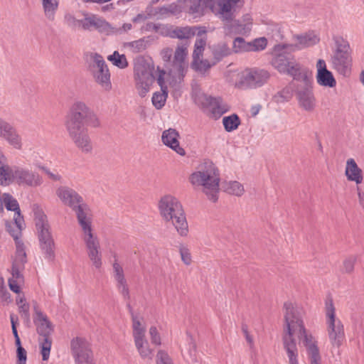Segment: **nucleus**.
<instances>
[{"label":"nucleus","instance_id":"bb28decb","mask_svg":"<svg viewBox=\"0 0 364 364\" xmlns=\"http://www.w3.org/2000/svg\"><path fill=\"white\" fill-rule=\"evenodd\" d=\"M272 65L274 68H301L296 59L286 53L275 55L272 60Z\"/></svg>","mask_w":364,"mask_h":364},{"label":"nucleus","instance_id":"4d7b16f0","mask_svg":"<svg viewBox=\"0 0 364 364\" xmlns=\"http://www.w3.org/2000/svg\"><path fill=\"white\" fill-rule=\"evenodd\" d=\"M19 313L25 322L29 323L31 321L30 312H29V304L28 303H23L19 306Z\"/></svg>","mask_w":364,"mask_h":364},{"label":"nucleus","instance_id":"680f3d73","mask_svg":"<svg viewBox=\"0 0 364 364\" xmlns=\"http://www.w3.org/2000/svg\"><path fill=\"white\" fill-rule=\"evenodd\" d=\"M81 20H77L70 14H66L64 16V22L70 27H75L81 25Z\"/></svg>","mask_w":364,"mask_h":364},{"label":"nucleus","instance_id":"b1692460","mask_svg":"<svg viewBox=\"0 0 364 364\" xmlns=\"http://www.w3.org/2000/svg\"><path fill=\"white\" fill-rule=\"evenodd\" d=\"M296 95L299 105L306 111H311L315 106V97L312 90V86L297 88Z\"/></svg>","mask_w":364,"mask_h":364},{"label":"nucleus","instance_id":"20e7f679","mask_svg":"<svg viewBox=\"0 0 364 364\" xmlns=\"http://www.w3.org/2000/svg\"><path fill=\"white\" fill-rule=\"evenodd\" d=\"M160 214L166 221H171L178 234L186 236L188 232L184 210L179 200L170 195L161 198L159 203Z\"/></svg>","mask_w":364,"mask_h":364},{"label":"nucleus","instance_id":"1a4fd4ad","mask_svg":"<svg viewBox=\"0 0 364 364\" xmlns=\"http://www.w3.org/2000/svg\"><path fill=\"white\" fill-rule=\"evenodd\" d=\"M192 97L198 106L204 110L210 111L215 117H219L229 110V107L223 104V100L220 97L208 95L197 89L193 90Z\"/></svg>","mask_w":364,"mask_h":364},{"label":"nucleus","instance_id":"ddd939ff","mask_svg":"<svg viewBox=\"0 0 364 364\" xmlns=\"http://www.w3.org/2000/svg\"><path fill=\"white\" fill-rule=\"evenodd\" d=\"M293 38L296 41L294 43L277 44L274 46V50H280L282 49H289L291 51L299 50L316 45L320 40L314 32L295 35Z\"/></svg>","mask_w":364,"mask_h":364},{"label":"nucleus","instance_id":"e433bc0d","mask_svg":"<svg viewBox=\"0 0 364 364\" xmlns=\"http://www.w3.org/2000/svg\"><path fill=\"white\" fill-rule=\"evenodd\" d=\"M196 26L194 27H177L173 29L170 36L171 38L179 39H188L196 34Z\"/></svg>","mask_w":364,"mask_h":364},{"label":"nucleus","instance_id":"2eb2a0df","mask_svg":"<svg viewBox=\"0 0 364 364\" xmlns=\"http://www.w3.org/2000/svg\"><path fill=\"white\" fill-rule=\"evenodd\" d=\"M282 74L288 75L292 77L294 87L304 88L312 86L314 82L313 73L311 70H279Z\"/></svg>","mask_w":364,"mask_h":364},{"label":"nucleus","instance_id":"7ed1b4c3","mask_svg":"<svg viewBox=\"0 0 364 364\" xmlns=\"http://www.w3.org/2000/svg\"><path fill=\"white\" fill-rule=\"evenodd\" d=\"M193 186H200L203 192L212 202L218 199L220 173L217 166L210 160H204L198 165V170L192 173L189 178Z\"/></svg>","mask_w":364,"mask_h":364},{"label":"nucleus","instance_id":"c85d7f7f","mask_svg":"<svg viewBox=\"0 0 364 364\" xmlns=\"http://www.w3.org/2000/svg\"><path fill=\"white\" fill-rule=\"evenodd\" d=\"M316 78L317 83L322 87L333 88L336 85V80L329 70H317Z\"/></svg>","mask_w":364,"mask_h":364},{"label":"nucleus","instance_id":"f03ea898","mask_svg":"<svg viewBox=\"0 0 364 364\" xmlns=\"http://www.w3.org/2000/svg\"><path fill=\"white\" fill-rule=\"evenodd\" d=\"M90 110L84 102H77L70 108L65 122L70 137L78 148L87 153L92 149L90 136L85 129V121Z\"/></svg>","mask_w":364,"mask_h":364},{"label":"nucleus","instance_id":"e2e57ef3","mask_svg":"<svg viewBox=\"0 0 364 364\" xmlns=\"http://www.w3.org/2000/svg\"><path fill=\"white\" fill-rule=\"evenodd\" d=\"M13 223L16 228H18L21 232L22 231L24 225V219L21 211L14 213Z\"/></svg>","mask_w":364,"mask_h":364},{"label":"nucleus","instance_id":"423d86ee","mask_svg":"<svg viewBox=\"0 0 364 364\" xmlns=\"http://www.w3.org/2000/svg\"><path fill=\"white\" fill-rule=\"evenodd\" d=\"M36 228L41 252L46 260L52 262L55 258V243L46 215L36 218Z\"/></svg>","mask_w":364,"mask_h":364},{"label":"nucleus","instance_id":"a211bd4d","mask_svg":"<svg viewBox=\"0 0 364 364\" xmlns=\"http://www.w3.org/2000/svg\"><path fill=\"white\" fill-rule=\"evenodd\" d=\"M156 71H158L157 83L160 86L161 92H155L153 94L151 102L156 109H161L166 104L168 90L164 81L166 70H156Z\"/></svg>","mask_w":364,"mask_h":364},{"label":"nucleus","instance_id":"ea45409f","mask_svg":"<svg viewBox=\"0 0 364 364\" xmlns=\"http://www.w3.org/2000/svg\"><path fill=\"white\" fill-rule=\"evenodd\" d=\"M240 0H220L218 6L220 7L219 15H224L225 18H230L231 11H233V7Z\"/></svg>","mask_w":364,"mask_h":364},{"label":"nucleus","instance_id":"bf43d9fd","mask_svg":"<svg viewBox=\"0 0 364 364\" xmlns=\"http://www.w3.org/2000/svg\"><path fill=\"white\" fill-rule=\"evenodd\" d=\"M85 125H88L93 127H97L100 125V122L97 116L91 110H90L89 114L85 119Z\"/></svg>","mask_w":364,"mask_h":364},{"label":"nucleus","instance_id":"79ce46f5","mask_svg":"<svg viewBox=\"0 0 364 364\" xmlns=\"http://www.w3.org/2000/svg\"><path fill=\"white\" fill-rule=\"evenodd\" d=\"M132 327H133V336L134 342L139 341L141 338H144L145 328L141 326V322L136 315H133Z\"/></svg>","mask_w":364,"mask_h":364},{"label":"nucleus","instance_id":"37998d69","mask_svg":"<svg viewBox=\"0 0 364 364\" xmlns=\"http://www.w3.org/2000/svg\"><path fill=\"white\" fill-rule=\"evenodd\" d=\"M107 60L118 68H125L128 66L126 56L124 54H119L117 50L114 51L112 55H108Z\"/></svg>","mask_w":364,"mask_h":364},{"label":"nucleus","instance_id":"13d9d810","mask_svg":"<svg viewBox=\"0 0 364 364\" xmlns=\"http://www.w3.org/2000/svg\"><path fill=\"white\" fill-rule=\"evenodd\" d=\"M355 261L356 257L355 256H350L344 260L343 269L345 272L350 273L353 272Z\"/></svg>","mask_w":364,"mask_h":364},{"label":"nucleus","instance_id":"8fccbe9b","mask_svg":"<svg viewBox=\"0 0 364 364\" xmlns=\"http://www.w3.org/2000/svg\"><path fill=\"white\" fill-rule=\"evenodd\" d=\"M87 60L92 64L93 67L97 68H107V64L102 56L98 53H90L87 55Z\"/></svg>","mask_w":364,"mask_h":364},{"label":"nucleus","instance_id":"a878e982","mask_svg":"<svg viewBox=\"0 0 364 364\" xmlns=\"http://www.w3.org/2000/svg\"><path fill=\"white\" fill-rule=\"evenodd\" d=\"M26 262L27 257L26 250L15 252V258L13 260L11 267V279L19 282H23V276L21 272V270L24 269Z\"/></svg>","mask_w":364,"mask_h":364},{"label":"nucleus","instance_id":"603ef678","mask_svg":"<svg viewBox=\"0 0 364 364\" xmlns=\"http://www.w3.org/2000/svg\"><path fill=\"white\" fill-rule=\"evenodd\" d=\"M228 193L240 196L243 194L245 190L243 186L238 181H230L227 188Z\"/></svg>","mask_w":364,"mask_h":364},{"label":"nucleus","instance_id":"a18cd8bd","mask_svg":"<svg viewBox=\"0 0 364 364\" xmlns=\"http://www.w3.org/2000/svg\"><path fill=\"white\" fill-rule=\"evenodd\" d=\"M250 42H246L242 37H237L233 41L232 49L235 53L249 52Z\"/></svg>","mask_w":364,"mask_h":364},{"label":"nucleus","instance_id":"6ab92c4d","mask_svg":"<svg viewBox=\"0 0 364 364\" xmlns=\"http://www.w3.org/2000/svg\"><path fill=\"white\" fill-rule=\"evenodd\" d=\"M36 316L33 318L34 323L36 326L37 333L44 338H50L53 327L48 316L42 311L38 309L37 306H34Z\"/></svg>","mask_w":364,"mask_h":364},{"label":"nucleus","instance_id":"cd10ccee","mask_svg":"<svg viewBox=\"0 0 364 364\" xmlns=\"http://www.w3.org/2000/svg\"><path fill=\"white\" fill-rule=\"evenodd\" d=\"M345 174L349 181H353L357 185L363 182V171L353 159H348L347 160Z\"/></svg>","mask_w":364,"mask_h":364},{"label":"nucleus","instance_id":"39448f33","mask_svg":"<svg viewBox=\"0 0 364 364\" xmlns=\"http://www.w3.org/2000/svg\"><path fill=\"white\" fill-rule=\"evenodd\" d=\"M56 195L64 205L75 211L80 227L87 224L88 222H92L91 218L87 216L88 205L84 203L82 197L74 189L68 186H60L56 190Z\"/></svg>","mask_w":364,"mask_h":364},{"label":"nucleus","instance_id":"5701e85b","mask_svg":"<svg viewBox=\"0 0 364 364\" xmlns=\"http://www.w3.org/2000/svg\"><path fill=\"white\" fill-rule=\"evenodd\" d=\"M80 21L81 26L85 30L95 29L100 32H108L111 28L108 22L95 15L85 16Z\"/></svg>","mask_w":364,"mask_h":364},{"label":"nucleus","instance_id":"f3484780","mask_svg":"<svg viewBox=\"0 0 364 364\" xmlns=\"http://www.w3.org/2000/svg\"><path fill=\"white\" fill-rule=\"evenodd\" d=\"M14 176L15 181L18 185L33 187L38 186L41 183V180L38 174L19 166H14Z\"/></svg>","mask_w":364,"mask_h":364},{"label":"nucleus","instance_id":"0eeeda50","mask_svg":"<svg viewBox=\"0 0 364 364\" xmlns=\"http://www.w3.org/2000/svg\"><path fill=\"white\" fill-rule=\"evenodd\" d=\"M326 317L330 343L333 347L339 348L346 338L344 326L341 321L336 317V309L331 299L326 301Z\"/></svg>","mask_w":364,"mask_h":364},{"label":"nucleus","instance_id":"3c124183","mask_svg":"<svg viewBox=\"0 0 364 364\" xmlns=\"http://www.w3.org/2000/svg\"><path fill=\"white\" fill-rule=\"evenodd\" d=\"M4 204L7 210L14 211V213L21 211L17 200L9 194L5 195Z\"/></svg>","mask_w":364,"mask_h":364},{"label":"nucleus","instance_id":"393cba45","mask_svg":"<svg viewBox=\"0 0 364 364\" xmlns=\"http://www.w3.org/2000/svg\"><path fill=\"white\" fill-rule=\"evenodd\" d=\"M0 134L15 149L21 148V141L15 128L9 123L4 121L0 127Z\"/></svg>","mask_w":364,"mask_h":364},{"label":"nucleus","instance_id":"4be33fe9","mask_svg":"<svg viewBox=\"0 0 364 364\" xmlns=\"http://www.w3.org/2000/svg\"><path fill=\"white\" fill-rule=\"evenodd\" d=\"M178 137V132L176 129L170 128L163 132L161 140L164 145L175 151L180 156H184L186 151L180 146Z\"/></svg>","mask_w":364,"mask_h":364},{"label":"nucleus","instance_id":"f704fd0d","mask_svg":"<svg viewBox=\"0 0 364 364\" xmlns=\"http://www.w3.org/2000/svg\"><path fill=\"white\" fill-rule=\"evenodd\" d=\"M45 16L49 21H54L58 9L59 0H41Z\"/></svg>","mask_w":364,"mask_h":364},{"label":"nucleus","instance_id":"c9c22d12","mask_svg":"<svg viewBox=\"0 0 364 364\" xmlns=\"http://www.w3.org/2000/svg\"><path fill=\"white\" fill-rule=\"evenodd\" d=\"M187 70H168V73L164 75L166 82L171 87H175L176 85L181 82L186 75Z\"/></svg>","mask_w":364,"mask_h":364},{"label":"nucleus","instance_id":"4c0bfd02","mask_svg":"<svg viewBox=\"0 0 364 364\" xmlns=\"http://www.w3.org/2000/svg\"><path fill=\"white\" fill-rule=\"evenodd\" d=\"M15 181L14 166L10 167L7 165L0 168V185L6 186Z\"/></svg>","mask_w":364,"mask_h":364},{"label":"nucleus","instance_id":"de8ad7c7","mask_svg":"<svg viewBox=\"0 0 364 364\" xmlns=\"http://www.w3.org/2000/svg\"><path fill=\"white\" fill-rule=\"evenodd\" d=\"M51 346L52 341L50 338H44L42 341L40 342L41 353L43 361H47L49 359Z\"/></svg>","mask_w":364,"mask_h":364},{"label":"nucleus","instance_id":"338daca9","mask_svg":"<svg viewBox=\"0 0 364 364\" xmlns=\"http://www.w3.org/2000/svg\"><path fill=\"white\" fill-rule=\"evenodd\" d=\"M129 46L133 48V49L137 52H139L144 49H145V42L143 38L139 39L137 41H132L129 43Z\"/></svg>","mask_w":364,"mask_h":364},{"label":"nucleus","instance_id":"69168bd1","mask_svg":"<svg viewBox=\"0 0 364 364\" xmlns=\"http://www.w3.org/2000/svg\"><path fill=\"white\" fill-rule=\"evenodd\" d=\"M0 297L6 301L10 298V294L4 284V278L1 277H0Z\"/></svg>","mask_w":364,"mask_h":364},{"label":"nucleus","instance_id":"412c9836","mask_svg":"<svg viewBox=\"0 0 364 364\" xmlns=\"http://www.w3.org/2000/svg\"><path fill=\"white\" fill-rule=\"evenodd\" d=\"M113 276L117 281V288L126 301L130 299L129 289L121 265L115 262L113 264Z\"/></svg>","mask_w":364,"mask_h":364},{"label":"nucleus","instance_id":"774afa93","mask_svg":"<svg viewBox=\"0 0 364 364\" xmlns=\"http://www.w3.org/2000/svg\"><path fill=\"white\" fill-rule=\"evenodd\" d=\"M16 364H26L27 361V352L26 350H18L16 351Z\"/></svg>","mask_w":364,"mask_h":364},{"label":"nucleus","instance_id":"2f4dec72","mask_svg":"<svg viewBox=\"0 0 364 364\" xmlns=\"http://www.w3.org/2000/svg\"><path fill=\"white\" fill-rule=\"evenodd\" d=\"M93 77L105 90L109 91L112 89L109 70H94Z\"/></svg>","mask_w":364,"mask_h":364},{"label":"nucleus","instance_id":"6e6552de","mask_svg":"<svg viewBox=\"0 0 364 364\" xmlns=\"http://www.w3.org/2000/svg\"><path fill=\"white\" fill-rule=\"evenodd\" d=\"M269 77L267 70H245L237 74L235 87L240 90L255 89L264 85Z\"/></svg>","mask_w":364,"mask_h":364},{"label":"nucleus","instance_id":"052dcab7","mask_svg":"<svg viewBox=\"0 0 364 364\" xmlns=\"http://www.w3.org/2000/svg\"><path fill=\"white\" fill-rule=\"evenodd\" d=\"M149 334L151 336V343L154 345L160 346L161 343V337L156 327L151 326L149 329Z\"/></svg>","mask_w":364,"mask_h":364},{"label":"nucleus","instance_id":"864d4df0","mask_svg":"<svg viewBox=\"0 0 364 364\" xmlns=\"http://www.w3.org/2000/svg\"><path fill=\"white\" fill-rule=\"evenodd\" d=\"M267 44V41L264 37L256 38L250 42V51H259L264 50Z\"/></svg>","mask_w":364,"mask_h":364},{"label":"nucleus","instance_id":"aec40b11","mask_svg":"<svg viewBox=\"0 0 364 364\" xmlns=\"http://www.w3.org/2000/svg\"><path fill=\"white\" fill-rule=\"evenodd\" d=\"M213 59L204 60L203 66L204 68H211V67L215 66L217 63L222 60L224 58L228 56L231 53V50L225 43H219L217 45H214L211 48Z\"/></svg>","mask_w":364,"mask_h":364},{"label":"nucleus","instance_id":"0e129e2a","mask_svg":"<svg viewBox=\"0 0 364 364\" xmlns=\"http://www.w3.org/2000/svg\"><path fill=\"white\" fill-rule=\"evenodd\" d=\"M40 168L53 181H61L62 176L58 173H53L46 166H41Z\"/></svg>","mask_w":364,"mask_h":364},{"label":"nucleus","instance_id":"4468645a","mask_svg":"<svg viewBox=\"0 0 364 364\" xmlns=\"http://www.w3.org/2000/svg\"><path fill=\"white\" fill-rule=\"evenodd\" d=\"M155 70H136L134 73L135 86L139 95L144 97L156 80Z\"/></svg>","mask_w":364,"mask_h":364},{"label":"nucleus","instance_id":"dca6fc26","mask_svg":"<svg viewBox=\"0 0 364 364\" xmlns=\"http://www.w3.org/2000/svg\"><path fill=\"white\" fill-rule=\"evenodd\" d=\"M234 12L231 11L230 18H225L224 15H220V18L224 22L223 29L227 36L246 35L251 31L250 24H244L234 19Z\"/></svg>","mask_w":364,"mask_h":364},{"label":"nucleus","instance_id":"c03bdc74","mask_svg":"<svg viewBox=\"0 0 364 364\" xmlns=\"http://www.w3.org/2000/svg\"><path fill=\"white\" fill-rule=\"evenodd\" d=\"M210 0H189V12L197 16L203 15L205 6Z\"/></svg>","mask_w":364,"mask_h":364},{"label":"nucleus","instance_id":"9d476101","mask_svg":"<svg viewBox=\"0 0 364 364\" xmlns=\"http://www.w3.org/2000/svg\"><path fill=\"white\" fill-rule=\"evenodd\" d=\"M333 40L335 44L331 55L333 67L335 68H350L353 65L348 42L339 36H333Z\"/></svg>","mask_w":364,"mask_h":364},{"label":"nucleus","instance_id":"5fc2aeb1","mask_svg":"<svg viewBox=\"0 0 364 364\" xmlns=\"http://www.w3.org/2000/svg\"><path fill=\"white\" fill-rule=\"evenodd\" d=\"M157 364H173L172 359L164 350H160L156 355Z\"/></svg>","mask_w":364,"mask_h":364},{"label":"nucleus","instance_id":"72a5a7b5","mask_svg":"<svg viewBox=\"0 0 364 364\" xmlns=\"http://www.w3.org/2000/svg\"><path fill=\"white\" fill-rule=\"evenodd\" d=\"M188 54L187 46L186 45L179 46L176 49L173 65L174 68H185L186 58Z\"/></svg>","mask_w":364,"mask_h":364},{"label":"nucleus","instance_id":"c756f323","mask_svg":"<svg viewBox=\"0 0 364 364\" xmlns=\"http://www.w3.org/2000/svg\"><path fill=\"white\" fill-rule=\"evenodd\" d=\"M296 94V89L294 87V83H289L282 90L277 92L272 96V100L277 104H282L289 102Z\"/></svg>","mask_w":364,"mask_h":364},{"label":"nucleus","instance_id":"f257e3e1","mask_svg":"<svg viewBox=\"0 0 364 364\" xmlns=\"http://www.w3.org/2000/svg\"><path fill=\"white\" fill-rule=\"evenodd\" d=\"M284 333L282 336L284 348L285 349V341L292 340L296 348L297 344L294 338V333L298 331V337L302 341L306 348V352L310 364H321V357L319 349L313 341V336L308 334L303 321L304 311L302 308L294 306L291 302H285L284 304Z\"/></svg>","mask_w":364,"mask_h":364},{"label":"nucleus","instance_id":"49530a36","mask_svg":"<svg viewBox=\"0 0 364 364\" xmlns=\"http://www.w3.org/2000/svg\"><path fill=\"white\" fill-rule=\"evenodd\" d=\"M134 68H154V65L149 56H139L134 59Z\"/></svg>","mask_w":364,"mask_h":364},{"label":"nucleus","instance_id":"473e14b6","mask_svg":"<svg viewBox=\"0 0 364 364\" xmlns=\"http://www.w3.org/2000/svg\"><path fill=\"white\" fill-rule=\"evenodd\" d=\"M6 230L14 238L16 245V252L24 251L25 246L22 240L20 239L21 236V232L14 226L12 222L6 223Z\"/></svg>","mask_w":364,"mask_h":364},{"label":"nucleus","instance_id":"6e6d98bb","mask_svg":"<svg viewBox=\"0 0 364 364\" xmlns=\"http://www.w3.org/2000/svg\"><path fill=\"white\" fill-rule=\"evenodd\" d=\"M179 252L183 263L186 265H189L191 262V255L189 250L186 246L181 245L179 247Z\"/></svg>","mask_w":364,"mask_h":364},{"label":"nucleus","instance_id":"58836bf2","mask_svg":"<svg viewBox=\"0 0 364 364\" xmlns=\"http://www.w3.org/2000/svg\"><path fill=\"white\" fill-rule=\"evenodd\" d=\"M241 124V120L237 114H232L223 118V124L227 132L236 130Z\"/></svg>","mask_w":364,"mask_h":364},{"label":"nucleus","instance_id":"7c9ffc66","mask_svg":"<svg viewBox=\"0 0 364 364\" xmlns=\"http://www.w3.org/2000/svg\"><path fill=\"white\" fill-rule=\"evenodd\" d=\"M205 40L203 38H197L194 44V50L193 52V61L191 68H200V65H203L204 60H200L204 47L205 46Z\"/></svg>","mask_w":364,"mask_h":364},{"label":"nucleus","instance_id":"09e8293b","mask_svg":"<svg viewBox=\"0 0 364 364\" xmlns=\"http://www.w3.org/2000/svg\"><path fill=\"white\" fill-rule=\"evenodd\" d=\"M135 346L142 358H151V355L152 353L151 350L149 347V344L147 341L144 340V338L140 339L139 343L135 342Z\"/></svg>","mask_w":364,"mask_h":364},{"label":"nucleus","instance_id":"a19ab883","mask_svg":"<svg viewBox=\"0 0 364 364\" xmlns=\"http://www.w3.org/2000/svg\"><path fill=\"white\" fill-rule=\"evenodd\" d=\"M285 351L287 352L289 364H299L298 350L292 340L285 341Z\"/></svg>","mask_w":364,"mask_h":364},{"label":"nucleus","instance_id":"f8f14e48","mask_svg":"<svg viewBox=\"0 0 364 364\" xmlns=\"http://www.w3.org/2000/svg\"><path fill=\"white\" fill-rule=\"evenodd\" d=\"M84 233V241L88 250V257L96 268L102 265L101 257L99 255L100 244L97 237L92 233V222L80 227Z\"/></svg>","mask_w":364,"mask_h":364},{"label":"nucleus","instance_id":"9b49d317","mask_svg":"<svg viewBox=\"0 0 364 364\" xmlns=\"http://www.w3.org/2000/svg\"><path fill=\"white\" fill-rule=\"evenodd\" d=\"M70 350L75 364H95L90 343L85 338H73L70 341Z\"/></svg>","mask_w":364,"mask_h":364}]
</instances>
